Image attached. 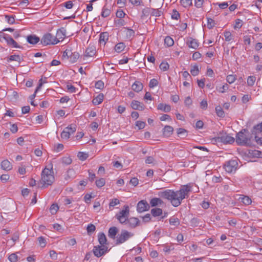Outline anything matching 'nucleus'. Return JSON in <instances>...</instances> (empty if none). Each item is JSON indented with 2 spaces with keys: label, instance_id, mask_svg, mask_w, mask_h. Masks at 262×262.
<instances>
[{
  "label": "nucleus",
  "instance_id": "51",
  "mask_svg": "<svg viewBox=\"0 0 262 262\" xmlns=\"http://www.w3.org/2000/svg\"><path fill=\"white\" fill-rule=\"evenodd\" d=\"M61 161L63 164L69 165L72 162V159L69 157H65L62 158Z\"/></svg>",
  "mask_w": 262,
  "mask_h": 262
},
{
  "label": "nucleus",
  "instance_id": "58",
  "mask_svg": "<svg viewBox=\"0 0 262 262\" xmlns=\"http://www.w3.org/2000/svg\"><path fill=\"white\" fill-rule=\"evenodd\" d=\"M9 260L11 262H16L17 260V256L15 253H12L9 256Z\"/></svg>",
  "mask_w": 262,
  "mask_h": 262
},
{
  "label": "nucleus",
  "instance_id": "55",
  "mask_svg": "<svg viewBox=\"0 0 262 262\" xmlns=\"http://www.w3.org/2000/svg\"><path fill=\"white\" fill-rule=\"evenodd\" d=\"M184 104L186 106L189 107L192 104V100L189 96L186 97L184 100Z\"/></svg>",
  "mask_w": 262,
  "mask_h": 262
},
{
  "label": "nucleus",
  "instance_id": "50",
  "mask_svg": "<svg viewBox=\"0 0 262 262\" xmlns=\"http://www.w3.org/2000/svg\"><path fill=\"white\" fill-rule=\"evenodd\" d=\"M38 241L39 242V245L42 247L43 248L46 245V241L45 238H43L42 236H40L38 238Z\"/></svg>",
  "mask_w": 262,
  "mask_h": 262
},
{
  "label": "nucleus",
  "instance_id": "26",
  "mask_svg": "<svg viewBox=\"0 0 262 262\" xmlns=\"http://www.w3.org/2000/svg\"><path fill=\"white\" fill-rule=\"evenodd\" d=\"M79 57V54L78 52H72L70 54L69 60L71 63H75L77 61V59Z\"/></svg>",
  "mask_w": 262,
  "mask_h": 262
},
{
  "label": "nucleus",
  "instance_id": "25",
  "mask_svg": "<svg viewBox=\"0 0 262 262\" xmlns=\"http://www.w3.org/2000/svg\"><path fill=\"white\" fill-rule=\"evenodd\" d=\"M98 238L100 245H104L106 244L107 239L105 235L103 232L99 233Z\"/></svg>",
  "mask_w": 262,
  "mask_h": 262
},
{
  "label": "nucleus",
  "instance_id": "42",
  "mask_svg": "<svg viewBox=\"0 0 262 262\" xmlns=\"http://www.w3.org/2000/svg\"><path fill=\"white\" fill-rule=\"evenodd\" d=\"M96 186L98 187H102V186H103L104 185H105V180L103 178H101L99 180H97L96 181Z\"/></svg>",
  "mask_w": 262,
  "mask_h": 262
},
{
  "label": "nucleus",
  "instance_id": "53",
  "mask_svg": "<svg viewBox=\"0 0 262 262\" xmlns=\"http://www.w3.org/2000/svg\"><path fill=\"white\" fill-rule=\"evenodd\" d=\"M185 248L187 250H188V249L192 252H194L196 251L198 247L195 244H192L190 245L189 244L185 246Z\"/></svg>",
  "mask_w": 262,
  "mask_h": 262
},
{
  "label": "nucleus",
  "instance_id": "19",
  "mask_svg": "<svg viewBox=\"0 0 262 262\" xmlns=\"http://www.w3.org/2000/svg\"><path fill=\"white\" fill-rule=\"evenodd\" d=\"M85 55L87 57H92L96 54V49L93 46H89L85 50Z\"/></svg>",
  "mask_w": 262,
  "mask_h": 262
},
{
  "label": "nucleus",
  "instance_id": "41",
  "mask_svg": "<svg viewBox=\"0 0 262 262\" xmlns=\"http://www.w3.org/2000/svg\"><path fill=\"white\" fill-rule=\"evenodd\" d=\"M50 211L52 214L56 213L57 210L59 209V207L56 204H53L50 207Z\"/></svg>",
  "mask_w": 262,
  "mask_h": 262
},
{
  "label": "nucleus",
  "instance_id": "21",
  "mask_svg": "<svg viewBox=\"0 0 262 262\" xmlns=\"http://www.w3.org/2000/svg\"><path fill=\"white\" fill-rule=\"evenodd\" d=\"M132 88L134 91L139 92L142 90L143 85L141 82L139 81H135L132 85Z\"/></svg>",
  "mask_w": 262,
  "mask_h": 262
},
{
  "label": "nucleus",
  "instance_id": "60",
  "mask_svg": "<svg viewBox=\"0 0 262 262\" xmlns=\"http://www.w3.org/2000/svg\"><path fill=\"white\" fill-rule=\"evenodd\" d=\"M62 5L68 9H72L73 6V2L70 1L65 2Z\"/></svg>",
  "mask_w": 262,
  "mask_h": 262
},
{
  "label": "nucleus",
  "instance_id": "43",
  "mask_svg": "<svg viewBox=\"0 0 262 262\" xmlns=\"http://www.w3.org/2000/svg\"><path fill=\"white\" fill-rule=\"evenodd\" d=\"M190 73L192 75L194 76L198 75L199 73V69L198 66L196 65L193 66L190 70Z\"/></svg>",
  "mask_w": 262,
  "mask_h": 262
},
{
  "label": "nucleus",
  "instance_id": "34",
  "mask_svg": "<svg viewBox=\"0 0 262 262\" xmlns=\"http://www.w3.org/2000/svg\"><path fill=\"white\" fill-rule=\"evenodd\" d=\"M215 112L216 115L220 117H224L225 116V113L223 108L220 106H217L215 107Z\"/></svg>",
  "mask_w": 262,
  "mask_h": 262
},
{
  "label": "nucleus",
  "instance_id": "31",
  "mask_svg": "<svg viewBox=\"0 0 262 262\" xmlns=\"http://www.w3.org/2000/svg\"><path fill=\"white\" fill-rule=\"evenodd\" d=\"M151 213L154 216H158L162 214V210L159 208H153L151 210Z\"/></svg>",
  "mask_w": 262,
  "mask_h": 262
},
{
  "label": "nucleus",
  "instance_id": "38",
  "mask_svg": "<svg viewBox=\"0 0 262 262\" xmlns=\"http://www.w3.org/2000/svg\"><path fill=\"white\" fill-rule=\"evenodd\" d=\"M96 230V227L94 225L92 224H89L86 228L88 234L91 235Z\"/></svg>",
  "mask_w": 262,
  "mask_h": 262
},
{
  "label": "nucleus",
  "instance_id": "18",
  "mask_svg": "<svg viewBox=\"0 0 262 262\" xmlns=\"http://www.w3.org/2000/svg\"><path fill=\"white\" fill-rule=\"evenodd\" d=\"M129 213V207L127 205H124L123 209L121 210L119 213L116 214L117 216H121L123 217H128Z\"/></svg>",
  "mask_w": 262,
  "mask_h": 262
},
{
  "label": "nucleus",
  "instance_id": "30",
  "mask_svg": "<svg viewBox=\"0 0 262 262\" xmlns=\"http://www.w3.org/2000/svg\"><path fill=\"white\" fill-rule=\"evenodd\" d=\"M69 132V128H65L61 134V137L62 139H68L71 135Z\"/></svg>",
  "mask_w": 262,
  "mask_h": 262
},
{
  "label": "nucleus",
  "instance_id": "8",
  "mask_svg": "<svg viewBox=\"0 0 262 262\" xmlns=\"http://www.w3.org/2000/svg\"><path fill=\"white\" fill-rule=\"evenodd\" d=\"M234 138L226 134H220L217 137V141L224 144H232L234 142Z\"/></svg>",
  "mask_w": 262,
  "mask_h": 262
},
{
  "label": "nucleus",
  "instance_id": "13",
  "mask_svg": "<svg viewBox=\"0 0 262 262\" xmlns=\"http://www.w3.org/2000/svg\"><path fill=\"white\" fill-rule=\"evenodd\" d=\"M119 230L116 227H112L110 228L108 231V236L109 238L115 239L117 238V234L118 233Z\"/></svg>",
  "mask_w": 262,
  "mask_h": 262
},
{
  "label": "nucleus",
  "instance_id": "7",
  "mask_svg": "<svg viewBox=\"0 0 262 262\" xmlns=\"http://www.w3.org/2000/svg\"><path fill=\"white\" fill-rule=\"evenodd\" d=\"M238 166V163L235 160H230L226 162L224 165L225 170L228 173L235 171Z\"/></svg>",
  "mask_w": 262,
  "mask_h": 262
},
{
  "label": "nucleus",
  "instance_id": "1",
  "mask_svg": "<svg viewBox=\"0 0 262 262\" xmlns=\"http://www.w3.org/2000/svg\"><path fill=\"white\" fill-rule=\"evenodd\" d=\"M252 135L247 129H243L236 135V142L239 145L250 146L251 145Z\"/></svg>",
  "mask_w": 262,
  "mask_h": 262
},
{
  "label": "nucleus",
  "instance_id": "24",
  "mask_svg": "<svg viewBox=\"0 0 262 262\" xmlns=\"http://www.w3.org/2000/svg\"><path fill=\"white\" fill-rule=\"evenodd\" d=\"M173 132V128L169 125L165 126L163 129V134L164 136L169 137Z\"/></svg>",
  "mask_w": 262,
  "mask_h": 262
},
{
  "label": "nucleus",
  "instance_id": "6",
  "mask_svg": "<svg viewBox=\"0 0 262 262\" xmlns=\"http://www.w3.org/2000/svg\"><path fill=\"white\" fill-rule=\"evenodd\" d=\"M109 251L108 247L105 245H97L94 247L93 252L95 256L100 257Z\"/></svg>",
  "mask_w": 262,
  "mask_h": 262
},
{
  "label": "nucleus",
  "instance_id": "64",
  "mask_svg": "<svg viewBox=\"0 0 262 262\" xmlns=\"http://www.w3.org/2000/svg\"><path fill=\"white\" fill-rule=\"evenodd\" d=\"M125 14L122 10H119L116 12V16L119 18L124 17Z\"/></svg>",
  "mask_w": 262,
  "mask_h": 262
},
{
  "label": "nucleus",
  "instance_id": "37",
  "mask_svg": "<svg viewBox=\"0 0 262 262\" xmlns=\"http://www.w3.org/2000/svg\"><path fill=\"white\" fill-rule=\"evenodd\" d=\"M162 202V201L160 199L155 198L150 200V204L152 207H154L158 205L159 204H161Z\"/></svg>",
  "mask_w": 262,
  "mask_h": 262
},
{
  "label": "nucleus",
  "instance_id": "63",
  "mask_svg": "<svg viewBox=\"0 0 262 262\" xmlns=\"http://www.w3.org/2000/svg\"><path fill=\"white\" fill-rule=\"evenodd\" d=\"M136 126L138 127L139 129H143L144 128L145 125V123L144 122L138 121L136 122Z\"/></svg>",
  "mask_w": 262,
  "mask_h": 262
},
{
  "label": "nucleus",
  "instance_id": "56",
  "mask_svg": "<svg viewBox=\"0 0 262 262\" xmlns=\"http://www.w3.org/2000/svg\"><path fill=\"white\" fill-rule=\"evenodd\" d=\"M160 68L161 70L165 71L169 68V64L165 62H162L160 65Z\"/></svg>",
  "mask_w": 262,
  "mask_h": 262
},
{
  "label": "nucleus",
  "instance_id": "45",
  "mask_svg": "<svg viewBox=\"0 0 262 262\" xmlns=\"http://www.w3.org/2000/svg\"><path fill=\"white\" fill-rule=\"evenodd\" d=\"M77 157L80 160L83 161L87 159L88 155L85 152L80 151L78 153Z\"/></svg>",
  "mask_w": 262,
  "mask_h": 262
},
{
  "label": "nucleus",
  "instance_id": "12",
  "mask_svg": "<svg viewBox=\"0 0 262 262\" xmlns=\"http://www.w3.org/2000/svg\"><path fill=\"white\" fill-rule=\"evenodd\" d=\"M186 44L189 48H192L193 49H197L199 46L198 41L191 37L188 39L186 41Z\"/></svg>",
  "mask_w": 262,
  "mask_h": 262
},
{
  "label": "nucleus",
  "instance_id": "52",
  "mask_svg": "<svg viewBox=\"0 0 262 262\" xmlns=\"http://www.w3.org/2000/svg\"><path fill=\"white\" fill-rule=\"evenodd\" d=\"M170 224L171 225L177 226L179 224V220L178 218L171 217L169 220Z\"/></svg>",
  "mask_w": 262,
  "mask_h": 262
},
{
  "label": "nucleus",
  "instance_id": "10",
  "mask_svg": "<svg viewBox=\"0 0 262 262\" xmlns=\"http://www.w3.org/2000/svg\"><path fill=\"white\" fill-rule=\"evenodd\" d=\"M149 208V205L145 200H141L139 201L137 206V210L139 212H142L148 210Z\"/></svg>",
  "mask_w": 262,
  "mask_h": 262
},
{
  "label": "nucleus",
  "instance_id": "44",
  "mask_svg": "<svg viewBox=\"0 0 262 262\" xmlns=\"http://www.w3.org/2000/svg\"><path fill=\"white\" fill-rule=\"evenodd\" d=\"M224 36L225 40L227 41H230L233 39L231 33L228 31H226L224 32Z\"/></svg>",
  "mask_w": 262,
  "mask_h": 262
},
{
  "label": "nucleus",
  "instance_id": "48",
  "mask_svg": "<svg viewBox=\"0 0 262 262\" xmlns=\"http://www.w3.org/2000/svg\"><path fill=\"white\" fill-rule=\"evenodd\" d=\"M226 80L228 83H232L235 81L236 76L233 75H229L227 76Z\"/></svg>",
  "mask_w": 262,
  "mask_h": 262
},
{
  "label": "nucleus",
  "instance_id": "15",
  "mask_svg": "<svg viewBox=\"0 0 262 262\" xmlns=\"http://www.w3.org/2000/svg\"><path fill=\"white\" fill-rule=\"evenodd\" d=\"M27 40L30 44L35 45L39 41L40 38L35 35H30L27 37Z\"/></svg>",
  "mask_w": 262,
  "mask_h": 262
},
{
  "label": "nucleus",
  "instance_id": "3",
  "mask_svg": "<svg viewBox=\"0 0 262 262\" xmlns=\"http://www.w3.org/2000/svg\"><path fill=\"white\" fill-rule=\"evenodd\" d=\"M54 181V177L52 171L48 168H45L42 171L41 183L43 184L42 188L51 185Z\"/></svg>",
  "mask_w": 262,
  "mask_h": 262
},
{
  "label": "nucleus",
  "instance_id": "20",
  "mask_svg": "<svg viewBox=\"0 0 262 262\" xmlns=\"http://www.w3.org/2000/svg\"><path fill=\"white\" fill-rule=\"evenodd\" d=\"M5 41L10 46H12L13 48H19V47L17 45V42L8 34H7V36L6 38Z\"/></svg>",
  "mask_w": 262,
  "mask_h": 262
},
{
  "label": "nucleus",
  "instance_id": "27",
  "mask_svg": "<svg viewBox=\"0 0 262 262\" xmlns=\"http://www.w3.org/2000/svg\"><path fill=\"white\" fill-rule=\"evenodd\" d=\"M259 133H262V122L260 123L255 125L252 131V134L255 136H256L257 134Z\"/></svg>",
  "mask_w": 262,
  "mask_h": 262
},
{
  "label": "nucleus",
  "instance_id": "46",
  "mask_svg": "<svg viewBox=\"0 0 262 262\" xmlns=\"http://www.w3.org/2000/svg\"><path fill=\"white\" fill-rule=\"evenodd\" d=\"M111 13V11L110 9L105 8V7L103 8L101 16L103 17H106L110 15Z\"/></svg>",
  "mask_w": 262,
  "mask_h": 262
},
{
  "label": "nucleus",
  "instance_id": "23",
  "mask_svg": "<svg viewBox=\"0 0 262 262\" xmlns=\"http://www.w3.org/2000/svg\"><path fill=\"white\" fill-rule=\"evenodd\" d=\"M157 108L159 110L163 111L164 112L167 113L170 111L171 107L168 104L160 103L158 104Z\"/></svg>",
  "mask_w": 262,
  "mask_h": 262
},
{
  "label": "nucleus",
  "instance_id": "14",
  "mask_svg": "<svg viewBox=\"0 0 262 262\" xmlns=\"http://www.w3.org/2000/svg\"><path fill=\"white\" fill-rule=\"evenodd\" d=\"M66 30L63 27L57 30L56 32V36H55V38H56V39L59 41L60 39L62 40L66 37Z\"/></svg>",
  "mask_w": 262,
  "mask_h": 262
},
{
  "label": "nucleus",
  "instance_id": "29",
  "mask_svg": "<svg viewBox=\"0 0 262 262\" xmlns=\"http://www.w3.org/2000/svg\"><path fill=\"white\" fill-rule=\"evenodd\" d=\"M239 199L243 204H244L246 205H249L252 202L251 199L249 196H241L239 198Z\"/></svg>",
  "mask_w": 262,
  "mask_h": 262
},
{
  "label": "nucleus",
  "instance_id": "54",
  "mask_svg": "<svg viewBox=\"0 0 262 262\" xmlns=\"http://www.w3.org/2000/svg\"><path fill=\"white\" fill-rule=\"evenodd\" d=\"M116 217L117 219V220L119 221V222L121 224L125 223L126 224L127 219L128 218V217H123V216H117V215H116Z\"/></svg>",
  "mask_w": 262,
  "mask_h": 262
},
{
  "label": "nucleus",
  "instance_id": "9",
  "mask_svg": "<svg viewBox=\"0 0 262 262\" xmlns=\"http://www.w3.org/2000/svg\"><path fill=\"white\" fill-rule=\"evenodd\" d=\"M192 187L191 183L181 186V201L188 197L189 193L192 191Z\"/></svg>",
  "mask_w": 262,
  "mask_h": 262
},
{
  "label": "nucleus",
  "instance_id": "5",
  "mask_svg": "<svg viewBox=\"0 0 262 262\" xmlns=\"http://www.w3.org/2000/svg\"><path fill=\"white\" fill-rule=\"evenodd\" d=\"M58 42L59 40H57L55 36L50 33L44 34L41 39V43L43 46L56 45Z\"/></svg>",
  "mask_w": 262,
  "mask_h": 262
},
{
  "label": "nucleus",
  "instance_id": "11",
  "mask_svg": "<svg viewBox=\"0 0 262 262\" xmlns=\"http://www.w3.org/2000/svg\"><path fill=\"white\" fill-rule=\"evenodd\" d=\"M140 221L136 217L128 218L126 224L128 227L130 228H135L139 225Z\"/></svg>",
  "mask_w": 262,
  "mask_h": 262
},
{
  "label": "nucleus",
  "instance_id": "47",
  "mask_svg": "<svg viewBox=\"0 0 262 262\" xmlns=\"http://www.w3.org/2000/svg\"><path fill=\"white\" fill-rule=\"evenodd\" d=\"M66 128H69V133L73 134L76 130V125L75 124H71Z\"/></svg>",
  "mask_w": 262,
  "mask_h": 262
},
{
  "label": "nucleus",
  "instance_id": "59",
  "mask_svg": "<svg viewBox=\"0 0 262 262\" xmlns=\"http://www.w3.org/2000/svg\"><path fill=\"white\" fill-rule=\"evenodd\" d=\"M158 84V82L157 79L154 78L150 80L149 82V86L150 88H153L155 86H156Z\"/></svg>",
  "mask_w": 262,
  "mask_h": 262
},
{
  "label": "nucleus",
  "instance_id": "49",
  "mask_svg": "<svg viewBox=\"0 0 262 262\" xmlns=\"http://www.w3.org/2000/svg\"><path fill=\"white\" fill-rule=\"evenodd\" d=\"M180 17V14L178 11L176 10H173L172 14H171V18L173 19L178 20V18Z\"/></svg>",
  "mask_w": 262,
  "mask_h": 262
},
{
  "label": "nucleus",
  "instance_id": "57",
  "mask_svg": "<svg viewBox=\"0 0 262 262\" xmlns=\"http://www.w3.org/2000/svg\"><path fill=\"white\" fill-rule=\"evenodd\" d=\"M95 88L101 90L104 88V83L101 80H99L95 83Z\"/></svg>",
  "mask_w": 262,
  "mask_h": 262
},
{
  "label": "nucleus",
  "instance_id": "40",
  "mask_svg": "<svg viewBox=\"0 0 262 262\" xmlns=\"http://www.w3.org/2000/svg\"><path fill=\"white\" fill-rule=\"evenodd\" d=\"M256 78L254 76H250L247 79V84L249 86H252L255 81Z\"/></svg>",
  "mask_w": 262,
  "mask_h": 262
},
{
  "label": "nucleus",
  "instance_id": "61",
  "mask_svg": "<svg viewBox=\"0 0 262 262\" xmlns=\"http://www.w3.org/2000/svg\"><path fill=\"white\" fill-rule=\"evenodd\" d=\"M66 88L67 89L68 91L70 93H74L76 91V88L70 84H67L66 85Z\"/></svg>",
  "mask_w": 262,
  "mask_h": 262
},
{
  "label": "nucleus",
  "instance_id": "2",
  "mask_svg": "<svg viewBox=\"0 0 262 262\" xmlns=\"http://www.w3.org/2000/svg\"><path fill=\"white\" fill-rule=\"evenodd\" d=\"M162 197L170 200L173 206L177 207L180 205V190L177 192L166 190L162 193Z\"/></svg>",
  "mask_w": 262,
  "mask_h": 262
},
{
  "label": "nucleus",
  "instance_id": "62",
  "mask_svg": "<svg viewBox=\"0 0 262 262\" xmlns=\"http://www.w3.org/2000/svg\"><path fill=\"white\" fill-rule=\"evenodd\" d=\"M160 120L161 121H164L166 120L170 121L171 118L169 115L167 114H164L160 117Z\"/></svg>",
  "mask_w": 262,
  "mask_h": 262
},
{
  "label": "nucleus",
  "instance_id": "33",
  "mask_svg": "<svg viewBox=\"0 0 262 262\" xmlns=\"http://www.w3.org/2000/svg\"><path fill=\"white\" fill-rule=\"evenodd\" d=\"M125 47V46L124 43L119 42L115 46V50L117 52L120 53L124 50Z\"/></svg>",
  "mask_w": 262,
  "mask_h": 262
},
{
  "label": "nucleus",
  "instance_id": "32",
  "mask_svg": "<svg viewBox=\"0 0 262 262\" xmlns=\"http://www.w3.org/2000/svg\"><path fill=\"white\" fill-rule=\"evenodd\" d=\"M23 60V58L18 55H13L10 56L9 57L8 61H16L18 62L19 63Z\"/></svg>",
  "mask_w": 262,
  "mask_h": 262
},
{
  "label": "nucleus",
  "instance_id": "35",
  "mask_svg": "<svg viewBox=\"0 0 262 262\" xmlns=\"http://www.w3.org/2000/svg\"><path fill=\"white\" fill-rule=\"evenodd\" d=\"M126 30V36L127 39H130L135 35V31L129 28H125Z\"/></svg>",
  "mask_w": 262,
  "mask_h": 262
},
{
  "label": "nucleus",
  "instance_id": "16",
  "mask_svg": "<svg viewBox=\"0 0 262 262\" xmlns=\"http://www.w3.org/2000/svg\"><path fill=\"white\" fill-rule=\"evenodd\" d=\"M131 107L134 110H139L142 111L144 109V105L137 100H133L132 102Z\"/></svg>",
  "mask_w": 262,
  "mask_h": 262
},
{
  "label": "nucleus",
  "instance_id": "28",
  "mask_svg": "<svg viewBox=\"0 0 262 262\" xmlns=\"http://www.w3.org/2000/svg\"><path fill=\"white\" fill-rule=\"evenodd\" d=\"M103 95L102 94H99L96 98H94L92 102L94 105H98L100 104L103 100Z\"/></svg>",
  "mask_w": 262,
  "mask_h": 262
},
{
  "label": "nucleus",
  "instance_id": "17",
  "mask_svg": "<svg viewBox=\"0 0 262 262\" xmlns=\"http://www.w3.org/2000/svg\"><path fill=\"white\" fill-rule=\"evenodd\" d=\"M1 168L5 170H10L12 169V165L8 160H4L1 163Z\"/></svg>",
  "mask_w": 262,
  "mask_h": 262
},
{
  "label": "nucleus",
  "instance_id": "39",
  "mask_svg": "<svg viewBox=\"0 0 262 262\" xmlns=\"http://www.w3.org/2000/svg\"><path fill=\"white\" fill-rule=\"evenodd\" d=\"M192 0H181V5L185 8L190 7L192 4Z\"/></svg>",
  "mask_w": 262,
  "mask_h": 262
},
{
  "label": "nucleus",
  "instance_id": "22",
  "mask_svg": "<svg viewBox=\"0 0 262 262\" xmlns=\"http://www.w3.org/2000/svg\"><path fill=\"white\" fill-rule=\"evenodd\" d=\"M108 33L106 32H102L100 34L99 41L100 43L105 44L106 41L108 39Z\"/></svg>",
  "mask_w": 262,
  "mask_h": 262
},
{
  "label": "nucleus",
  "instance_id": "4",
  "mask_svg": "<svg viewBox=\"0 0 262 262\" xmlns=\"http://www.w3.org/2000/svg\"><path fill=\"white\" fill-rule=\"evenodd\" d=\"M134 233L128 232L126 230H122L120 234H119L116 240L115 245H118L124 243L128 239L134 236Z\"/></svg>",
  "mask_w": 262,
  "mask_h": 262
},
{
  "label": "nucleus",
  "instance_id": "36",
  "mask_svg": "<svg viewBox=\"0 0 262 262\" xmlns=\"http://www.w3.org/2000/svg\"><path fill=\"white\" fill-rule=\"evenodd\" d=\"M164 43L168 47L172 46L174 43V41L170 36H166L164 39Z\"/></svg>",
  "mask_w": 262,
  "mask_h": 262
}]
</instances>
